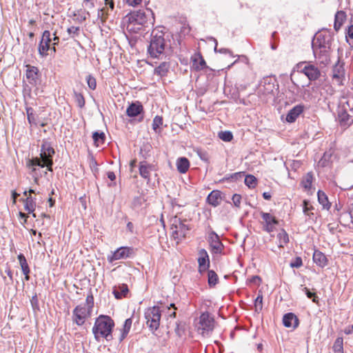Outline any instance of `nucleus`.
I'll use <instances>...</instances> for the list:
<instances>
[{
  "label": "nucleus",
  "mask_w": 353,
  "mask_h": 353,
  "mask_svg": "<svg viewBox=\"0 0 353 353\" xmlns=\"http://www.w3.org/2000/svg\"><path fill=\"white\" fill-rule=\"evenodd\" d=\"M146 14L143 10L134 11L127 14L122 21L123 27L129 33H139L148 26L149 17L153 14L151 10Z\"/></svg>",
  "instance_id": "nucleus-1"
},
{
  "label": "nucleus",
  "mask_w": 353,
  "mask_h": 353,
  "mask_svg": "<svg viewBox=\"0 0 353 353\" xmlns=\"http://www.w3.org/2000/svg\"><path fill=\"white\" fill-rule=\"evenodd\" d=\"M114 326V321L110 316L100 315L96 319L92 327V333L96 341H99L101 338L107 341L112 340V331Z\"/></svg>",
  "instance_id": "nucleus-2"
},
{
  "label": "nucleus",
  "mask_w": 353,
  "mask_h": 353,
  "mask_svg": "<svg viewBox=\"0 0 353 353\" xmlns=\"http://www.w3.org/2000/svg\"><path fill=\"white\" fill-rule=\"evenodd\" d=\"M336 113L340 125L343 127L350 126L353 123V97H341Z\"/></svg>",
  "instance_id": "nucleus-3"
},
{
  "label": "nucleus",
  "mask_w": 353,
  "mask_h": 353,
  "mask_svg": "<svg viewBox=\"0 0 353 353\" xmlns=\"http://www.w3.org/2000/svg\"><path fill=\"white\" fill-rule=\"evenodd\" d=\"M164 32L159 28H155L151 33V39L148 52L151 57L159 58L163 54L165 48Z\"/></svg>",
  "instance_id": "nucleus-4"
},
{
  "label": "nucleus",
  "mask_w": 353,
  "mask_h": 353,
  "mask_svg": "<svg viewBox=\"0 0 353 353\" xmlns=\"http://www.w3.org/2000/svg\"><path fill=\"white\" fill-rule=\"evenodd\" d=\"M186 222V220H181L177 216L174 217L172 220V236L174 239L177 240V242L185 238L190 229Z\"/></svg>",
  "instance_id": "nucleus-5"
},
{
  "label": "nucleus",
  "mask_w": 353,
  "mask_h": 353,
  "mask_svg": "<svg viewBox=\"0 0 353 353\" xmlns=\"http://www.w3.org/2000/svg\"><path fill=\"white\" fill-rule=\"evenodd\" d=\"M162 310L158 306L148 308L145 312L146 323L152 331H156L160 325Z\"/></svg>",
  "instance_id": "nucleus-6"
},
{
  "label": "nucleus",
  "mask_w": 353,
  "mask_h": 353,
  "mask_svg": "<svg viewBox=\"0 0 353 353\" xmlns=\"http://www.w3.org/2000/svg\"><path fill=\"white\" fill-rule=\"evenodd\" d=\"M214 320L208 312H203L199 317L198 330L203 336L208 335L214 329Z\"/></svg>",
  "instance_id": "nucleus-7"
},
{
  "label": "nucleus",
  "mask_w": 353,
  "mask_h": 353,
  "mask_svg": "<svg viewBox=\"0 0 353 353\" xmlns=\"http://www.w3.org/2000/svg\"><path fill=\"white\" fill-rule=\"evenodd\" d=\"M92 310L82 305H78L72 311V321L77 325H82L92 314Z\"/></svg>",
  "instance_id": "nucleus-8"
},
{
  "label": "nucleus",
  "mask_w": 353,
  "mask_h": 353,
  "mask_svg": "<svg viewBox=\"0 0 353 353\" xmlns=\"http://www.w3.org/2000/svg\"><path fill=\"white\" fill-rule=\"evenodd\" d=\"M298 68L310 81H315L321 76L320 70L310 62H301L298 64Z\"/></svg>",
  "instance_id": "nucleus-9"
},
{
  "label": "nucleus",
  "mask_w": 353,
  "mask_h": 353,
  "mask_svg": "<svg viewBox=\"0 0 353 353\" xmlns=\"http://www.w3.org/2000/svg\"><path fill=\"white\" fill-rule=\"evenodd\" d=\"M134 254L133 249L130 247H121L114 252H112L110 255L108 256V261L110 263L113 261L125 259L131 257Z\"/></svg>",
  "instance_id": "nucleus-10"
},
{
  "label": "nucleus",
  "mask_w": 353,
  "mask_h": 353,
  "mask_svg": "<svg viewBox=\"0 0 353 353\" xmlns=\"http://www.w3.org/2000/svg\"><path fill=\"white\" fill-rule=\"evenodd\" d=\"M331 37L329 34H316L312 42V50H317L323 48H330Z\"/></svg>",
  "instance_id": "nucleus-11"
},
{
  "label": "nucleus",
  "mask_w": 353,
  "mask_h": 353,
  "mask_svg": "<svg viewBox=\"0 0 353 353\" xmlns=\"http://www.w3.org/2000/svg\"><path fill=\"white\" fill-rule=\"evenodd\" d=\"M54 152V150L52 147L51 143L44 140L41 145L40 157L37 158L39 161H41V163H44L50 160H52Z\"/></svg>",
  "instance_id": "nucleus-12"
},
{
  "label": "nucleus",
  "mask_w": 353,
  "mask_h": 353,
  "mask_svg": "<svg viewBox=\"0 0 353 353\" xmlns=\"http://www.w3.org/2000/svg\"><path fill=\"white\" fill-rule=\"evenodd\" d=\"M344 63L341 61H338L332 68V80L338 85H343L345 79Z\"/></svg>",
  "instance_id": "nucleus-13"
},
{
  "label": "nucleus",
  "mask_w": 353,
  "mask_h": 353,
  "mask_svg": "<svg viewBox=\"0 0 353 353\" xmlns=\"http://www.w3.org/2000/svg\"><path fill=\"white\" fill-rule=\"evenodd\" d=\"M263 219V228L267 232H272L274 230V225L278 224L276 219L270 213L261 212L260 213Z\"/></svg>",
  "instance_id": "nucleus-14"
},
{
  "label": "nucleus",
  "mask_w": 353,
  "mask_h": 353,
  "mask_svg": "<svg viewBox=\"0 0 353 353\" xmlns=\"http://www.w3.org/2000/svg\"><path fill=\"white\" fill-rule=\"evenodd\" d=\"M208 242L213 253H221L223 249V245L220 241L219 236L215 232L212 231L210 232L208 236Z\"/></svg>",
  "instance_id": "nucleus-15"
},
{
  "label": "nucleus",
  "mask_w": 353,
  "mask_h": 353,
  "mask_svg": "<svg viewBox=\"0 0 353 353\" xmlns=\"http://www.w3.org/2000/svg\"><path fill=\"white\" fill-rule=\"evenodd\" d=\"M199 270L201 273L207 270L210 266V259L207 251L201 249L198 253Z\"/></svg>",
  "instance_id": "nucleus-16"
},
{
  "label": "nucleus",
  "mask_w": 353,
  "mask_h": 353,
  "mask_svg": "<svg viewBox=\"0 0 353 353\" xmlns=\"http://www.w3.org/2000/svg\"><path fill=\"white\" fill-rule=\"evenodd\" d=\"M330 48H323L316 50H312L316 59L321 64L326 65L330 61Z\"/></svg>",
  "instance_id": "nucleus-17"
},
{
  "label": "nucleus",
  "mask_w": 353,
  "mask_h": 353,
  "mask_svg": "<svg viewBox=\"0 0 353 353\" xmlns=\"http://www.w3.org/2000/svg\"><path fill=\"white\" fill-rule=\"evenodd\" d=\"M26 77L28 83L32 85H36L39 79V69L37 67L27 65Z\"/></svg>",
  "instance_id": "nucleus-18"
},
{
  "label": "nucleus",
  "mask_w": 353,
  "mask_h": 353,
  "mask_svg": "<svg viewBox=\"0 0 353 353\" xmlns=\"http://www.w3.org/2000/svg\"><path fill=\"white\" fill-rule=\"evenodd\" d=\"M283 323L286 327L295 329L299 326V320L294 313L289 312L284 314L283 317Z\"/></svg>",
  "instance_id": "nucleus-19"
},
{
  "label": "nucleus",
  "mask_w": 353,
  "mask_h": 353,
  "mask_svg": "<svg viewBox=\"0 0 353 353\" xmlns=\"http://www.w3.org/2000/svg\"><path fill=\"white\" fill-rule=\"evenodd\" d=\"M304 105L298 104L289 110L286 115L285 121L288 123H294L299 115L303 112Z\"/></svg>",
  "instance_id": "nucleus-20"
},
{
  "label": "nucleus",
  "mask_w": 353,
  "mask_h": 353,
  "mask_svg": "<svg viewBox=\"0 0 353 353\" xmlns=\"http://www.w3.org/2000/svg\"><path fill=\"white\" fill-rule=\"evenodd\" d=\"M52 165H53L52 160H50L46 163H41V161H39L37 157L32 158V159H30L28 162V166L29 168H32V171L34 172H36V170H37V168H36L37 166L41 167V168L47 167L48 170L52 172Z\"/></svg>",
  "instance_id": "nucleus-21"
},
{
  "label": "nucleus",
  "mask_w": 353,
  "mask_h": 353,
  "mask_svg": "<svg viewBox=\"0 0 353 353\" xmlns=\"http://www.w3.org/2000/svg\"><path fill=\"white\" fill-rule=\"evenodd\" d=\"M191 60L192 67L196 71L203 70L206 67V63L200 53H195Z\"/></svg>",
  "instance_id": "nucleus-22"
},
{
  "label": "nucleus",
  "mask_w": 353,
  "mask_h": 353,
  "mask_svg": "<svg viewBox=\"0 0 353 353\" xmlns=\"http://www.w3.org/2000/svg\"><path fill=\"white\" fill-rule=\"evenodd\" d=\"M222 198L219 190H213L208 196L207 202L213 207H217L221 204Z\"/></svg>",
  "instance_id": "nucleus-23"
},
{
  "label": "nucleus",
  "mask_w": 353,
  "mask_h": 353,
  "mask_svg": "<svg viewBox=\"0 0 353 353\" xmlns=\"http://www.w3.org/2000/svg\"><path fill=\"white\" fill-rule=\"evenodd\" d=\"M153 165L147 163L145 161H141L139 163V174L145 179H147L148 181L150 180V173L153 170Z\"/></svg>",
  "instance_id": "nucleus-24"
},
{
  "label": "nucleus",
  "mask_w": 353,
  "mask_h": 353,
  "mask_svg": "<svg viewBox=\"0 0 353 353\" xmlns=\"http://www.w3.org/2000/svg\"><path fill=\"white\" fill-rule=\"evenodd\" d=\"M143 105L139 102L131 103L126 110V114L130 117H134L143 112Z\"/></svg>",
  "instance_id": "nucleus-25"
},
{
  "label": "nucleus",
  "mask_w": 353,
  "mask_h": 353,
  "mask_svg": "<svg viewBox=\"0 0 353 353\" xmlns=\"http://www.w3.org/2000/svg\"><path fill=\"white\" fill-rule=\"evenodd\" d=\"M313 261L316 265L321 268H324L327 265V257L323 252L319 250H314L313 254Z\"/></svg>",
  "instance_id": "nucleus-26"
},
{
  "label": "nucleus",
  "mask_w": 353,
  "mask_h": 353,
  "mask_svg": "<svg viewBox=\"0 0 353 353\" xmlns=\"http://www.w3.org/2000/svg\"><path fill=\"white\" fill-rule=\"evenodd\" d=\"M17 258H18L21 270L23 272V274L25 276L24 279L26 281H28L30 280L29 274H30V268L28 264L27 260H26L25 256L21 253L18 255Z\"/></svg>",
  "instance_id": "nucleus-27"
},
{
  "label": "nucleus",
  "mask_w": 353,
  "mask_h": 353,
  "mask_svg": "<svg viewBox=\"0 0 353 353\" xmlns=\"http://www.w3.org/2000/svg\"><path fill=\"white\" fill-rule=\"evenodd\" d=\"M177 170L181 173H185L190 168V161L185 157H180L176 160Z\"/></svg>",
  "instance_id": "nucleus-28"
},
{
  "label": "nucleus",
  "mask_w": 353,
  "mask_h": 353,
  "mask_svg": "<svg viewBox=\"0 0 353 353\" xmlns=\"http://www.w3.org/2000/svg\"><path fill=\"white\" fill-rule=\"evenodd\" d=\"M128 292V287L126 284H121L118 287H115L113 290V294L117 299L125 297Z\"/></svg>",
  "instance_id": "nucleus-29"
},
{
  "label": "nucleus",
  "mask_w": 353,
  "mask_h": 353,
  "mask_svg": "<svg viewBox=\"0 0 353 353\" xmlns=\"http://www.w3.org/2000/svg\"><path fill=\"white\" fill-rule=\"evenodd\" d=\"M38 51L40 57L44 58L48 55V51L54 53L56 52V48L54 46H50L46 43H41L40 41L39 43Z\"/></svg>",
  "instance_id": "nucleus-30"
},
{
  "label": "nucleus",
  "mask_w": 353,
  "mask_h": 353,
  "mask_svg": "<svg viewBox=\"0 0 353 353\" xmlns=\"http://www.w3.org/2000/svg\"><path fill=\"white\" fill-rule=\"evenodd\" d=\"M263 85L259 86V92L267 95L272 93L274 89V84L270 82V80L265 79L262 82Z\"/></svg>",
  "instance_id": "nucleus-31"
},
{
  "label": "nucleus",
  "mask_w": 353,
  "mask_h": 353,
  "mask_svg": "<svg viewBox=\"0 0 353 353\" xmlns=\"http://www.w3.org/2000/svg\"><path fill=\"white\" fill-rule=\"evenodd\" d=\"M317 197L319 203L322 205L323 209L329 210L331 207V203L328 201L327 196L321 190L317 192Z\"/></svg>",
  "instance_id": "nucleus-32"
},
{
  "label": "nucleus",
  "mask_w": 353,
  "mask_h": 353,
  "mask_svg": "<svg viewBox=\"0 0 353 353\" xmlns=\"http://www.w3.org/2000/svg\"><path fill=\"white\" fill-rule=\"evenodd\" d=\"M36 207V203L34 199L29 195L26 197V199L24 200V208L26 211H27L28 213H32Z\"/></svg>",
  "instance_id": "nucleus-33"
},
{
  "label": "nucleus",
  "mask_w": 353,
  "mask_h": 353,
  "mask_svg": "<svg viewBox=\"0 0 353 353\" xmlns=\"http://www.w3.org/2000/svg\"><path fill=\"white\" fill-rule=\"evenodd\" d=\"M345 13L343 11H338L335 14L334 28L336 30L340 29L345 19Z\"/></svg>",
  "instance_id": "nucleus-34"
},
{
  "label": "nucleus",
  "mask_w": 353,
  "mask_h": 353,
  "mask_svg": "<svg viewBox=\"0 0 353 353\" xmlns=\"http://www.w3.org/2000/svg\"><path fill=\"white\" fill-rule=\"evenodd\" d=\"M170 69V64L168 62H162L157 68L154 70V73L159 76L164 77L167 74Z\"/></svg>",
  "instance_id": "nucleus-35"
},
{
  "label": "nucleus",
  "mask_w": 353,
  "mask_h": 353,
  "mask_svg": "<svg viewBox=\"0 0 353 353\" xmlns=\"http://www.w3.org/2000/svg\"><path fill=\"white\" fill-rule=\"evenodd\" d=\"M132 320L130 318L127 319L125 321L122 330V332H121V336L119 339L120 341H122L128 334V333L130 330L131 326H132Z\"/></svg>",
  "instance_id": "nucleus-36"
},
{
  "label": "nucleus",
  "mask_w": 353,
  "mask_h": 353,
  "mask_svg": "<svg viewBox=\"0 0 353 353\" xmlns=\"http://www.w3.org/2000/svg\"><path fill=\"white\" fill-rule=\"evenodd\" d=\"M313 181V174L312 172H308L304 176L302 181L301 185L303 188L305 190H310L312 187Z\"/></svg>",
  "instance_id": "nucleus-37"
},
{
  "label": "nucleus",
  "mask_w": 353,
  "mask_h": 353,
  "mask_svg": "<svg viewBox=\"0 0 353 353\" xmlns=\"http://www.w3.org/2000/svg\"><path fill=\"white\" fill-rule=\"evenodd\" d=\"M300 290L305 294L308 299H312L314 303H319V299L316 293L312 292L307 288L304 287L303 285L300 286Z\"/></svg>",
  "instance_id": "nucleus-38"
},
{
  "label": "nucleus",
  "mask_w": 353,
  "mask_h": 353,
  "mask_svg": "<svg viewBox=\"0 0 353 353\" xmlns=\"http://www.w3.org/2000/svg\"><path fill=\"white\" fill-rule=\"evenodd\" d=\"M277 239H279V246L283 248L289 242V236L288 233L282 230L278 234Z\"/></svg>",
  "instance_id": "nucleus-39"
},
{
  "label": "nucleus",
  "mask_w": 353,
  "mask_h": 353,
  "mask_svg": "<svg viewBox=\"0 0 353 353\" xmlns=\"http://www.w3.org/2000/svg\"><path fill=\"white\" fill-rule=\"evenodd\" d=\"M92 139L97 146L103 144L105 139V135L103 132H94L92 134Z\"/></svg>",
  "instance_id": "nucleus-40"
},
{
  "label": "nucleus",
  "mask_w": 353,
  "mask_h": 353,
  "mask_svg": "<svg viewBox=\"0 0 353 353\" xmlns=\"http://www.w3.org/2000/svg\"><path fill=\"white\" fill-rule=\"evenodd\" d=\"M263 309V294L261 291L254 300V310L256 313H260Z\"/></svg>",
  "instance_id": "nucleus-41"
},
{
  "label": "nucleus",
  "mask_w": 353,
  "mask_h": 353,
  "mask_svg": "<svg viewBox=\"0 0 353 353\" xmlns=\"http://www.w3.org/2000/svg\"><path fill=\"white\" fill-rule=\"evenodd\" d=\"M146 201V199L143 195L135 196L132 201V207L134 209H138Z\"/></svg>",
  "instance_id": "nucleus-42"
},
{
  "label": "nucleus",
  "mask_w": 353,
  "mask_h": 353,
  "mask_svg": "<svg viewBox=\"0 0 353 353\" xmlns=\"http://www.w3.org/2000/svg\"><path fill=\"white\" fill-rule=\"evenodd\" d=\"M90 15V14L89 10H85V8L79 9L74 13V16H77L78 19L81 22L85 21Z\"/></svg>",
  "instance_id": "nucleus-43"
},
{
  "label": "nucleus",
  "mask_w": 353,
  "mask_h": 353,
  "mask_svg": "<svg viewBox=\"0 0 353 353\" xmlns=\"http://www.w3.org/2000/svg\"><path fill=\"white\" fill-rule=\"evenodd\" d=\"M314 210V207L312 205L310 202L307 200H304L303 202V211L305 215L310 217L313 215L312 210Z\"/></svg>",
  "instance_id": "nucleus-44"
},
{
  "label": "nucleus",
  "mask_w": 353,
  "mask_h": 353,
  "mask_svg": "<svg viewBox=\"0 0 353 353\" xmlns=\"http://www.w3.org/2000/svg\"><path fill=\"white\" fill-rule=\"evenodd\" d=\"M244 182L249 188H254L256 185L257 180L254 176L248 174L245 176Z\"/></svg>",
  "instance_id": "nucleus-45"
},
{
  "label": "nucleus",
  "mask_w": 353,
  "mask_h": 353,
  "mask_svg": "<svg viewBox=\"0 0 353 353\" xmlns=\"http://www.w3.org/2000/svg\"><path fill=\"white\" fill-rule=\"evenodd\" d=\"M208 284L210 286H214L218 282V276L213 270H209L208 272Z\"/></svg>",
  "instance_id": "nucleus-46"
},
{
  "label": "nucleus",
  "mask_w": 353,
  "mask_h": 353,
  "mask_svg": "<svg viewBox=\"0 0 353 353\" xmlns=\"http://www.w3.org/2000/svg\"><path fill=\"white\" fill-rule=\"evenodd\" d=\"M343 339L340 337L335 340L333 345V350L335 353H343Z\"/></svg>",
  "instance_id": "nucleus-47"
},
{
  "label": "nucleus",
  "mask_w": 353,
  "mask_h": 353,
  "mask_svg": "<svg viewBox=\"0 0 353 353\" xmlns=\"http://www.w3.org/2000/svg\"><path fill=\"white\" fill-rule=\"evenodd\" d=\"M332 157V154L330 152H325L323 156L319 161V165L321 167H325L328 165L329 161Z\"/></svg>",
  "instance_id": "nucleus-48"
},
{
  "label": "nucleus",
  "mask_w": 353,
  "mask_h": 353,
  "mask_svg": "<svg viewBox=\"0 0 353 353\" xmlns=\"http://www.w3.org/2000/svg\"><path fill=\"white\" fill-rule=\"evenodd\" d=\"M162 124H163V119H162V117L157 115L153 119V121H152V129L156 132H160L159 128H160V126Z\"/></svg>",
  "instance_id": "nucleus-49"
},
{
  "label": "nucleus",
  "mask_w": 353,
  "mask_h": 353,
  "mask_svg": "<svg viewBox=\"0 0 353 353\" xmlns=\"http://www.w3.org/2000/svg\"><path fill=\"white\" fill-rule=\"evenodd\" d=\"M219 137L222 141L228 142L233 139V135L230 131H221L219 133Z\"/></svg>",
  "instance_id": "nucleus-50"
},
{
  "label": "nucleus",
  "mask_w": 353,
  "mask_h": 353,
  "mask_svg": "<svg viewBox=\"0 0 353 353\" xmlns=\"http://www.w3.org/2000/svg\"><path fill=\"white\" fill-rule=\"evenodd\" d=\"M74 95L75 98V101L78 105V106L81 108L84 107L85 105V99L82 94L79 93L77 92H74Z\"/></svg>",
  "instance_id": "nucleus-51"
},
{
  "label": "nucleus",
  "mask_w": 353,
  "mask_h": 353,
  "mask_svg": "<svg viewBox=\"0 0 353 353\" xmlns=\"http://www.w3.org/2000/svg\"><path fill=\"white\" fill-rule=\"evenodd\" d=\"M33 109L32 108H26V112L28 116V123L31 125L37 124L36 117L33 113Z\"/></svg>",
  "instance_id": "nucleus-52"
},
{
  "label": "nucleus",
  "mask_w": 353,
  "mask_h": 353,
  "mask_svg": "<svg viewBox=\"0 0 353 353\" xmlns=\"http://www.w3.org/2000/svg\"><path fill=\"white\" fill-rule=\"evenodd\" d=\"M50 36H51L50 32L49 30H45L43 32L42 37L40 41L41 42V43H45V44L46 43V44L50 46V43L52 41V39H51Z\"/></svg>",
  "instance_id": "nucleus-53"
},
{
  "label": "nucleus",
  "mask_w": 353,
  "mask_h": 353,
  "mask_svg": "<svg viewBox=\"0 0 353 353\" xmlns=\"http://www.w3.org/2000/svg\"><path fill=\"white\" fill-rule=\"evenodd\" d=\"M86 81L88 85L90 90H95L97 88V81L96 79L91 74H89L86 77Z\"/></svg>",
  "instance_id": "nucleus-54"
},
{
  "label": "nucleus",
  "mask_w": 353,
  "mask_h": 353,
  "mask_svg": "<svg viewBox=\"0 0 353 353\" xmlns=\"http://www.w3.org/2000/svg\"><path fill=\"white\" fill-rule=\"evenodd\" d=\"M83 306L89 308L92 310L94 307V298L92 294H90L87 296L85 303L84 304H81Z\"/></svg>",
  "instance_id": "nucleus-55"
},
{
  "label": "nucleus",
  "mask_w": 353,
  "mask_h": 353,
  "mask_svg": "<svg viewBox=\"0 0 353 353\" xmlns=\"http://www.w3.org/2000/svg\"><path fill=\"white\" fill-rule=\"evenodd\" d=\"M347 204H348V212L347 214H345L344 215L349 216L351 219V222L353 224V198H350L348 199Z\"/></svg>",
  "instance_id": "nucleus-56"
},
{
  "label": "nucleus",
  "mask_w": 353,
  "mask_h": 353,
  "mask_svg": "<svg viewBox=\"0 0 353 353\" xmlns=\"http://www.w3.org/2000/svg\"><path fill=\"white\" fill-rule=\"evenodd\" d=\"M96 1L97 0H83L82 6L85 10H92L94 8Z\"/></svg>",
  "instance_id": "nucleus-57"
},
{
  "label": "nucleus",
  "mask_w": 353,
  "mask_h": 353,
  "mask_svg": "<svg viewBox=\"0 0 353 353\" xmlns=\"http://www.w3.org/2000/svg\"><path fill=\"white\" fill-rule=\"evenodd\" d=\"M79 31H80V28L79 27H76V26H71L67 29V32L72 37L78 36L79 34Z\"/></svg>",
  "instance_id": "nucleus-58"
},
{
  "label": "nucleus",
  "mask_w": 353,
  "mask_h": 353,
  "mask_svg": "<svg viewBox=\"0 0 353 353\" xmlns=\"http://www.w3.org/2000/svg\"><path fill=\"white\" fill-rule=\"evenodd\" d=\"M232 202H233L234 205L235 207L240 208L241 200H242V197H241V196L240 194H234L232 196Z\"/></svg>",
  "instance_id": "nucleus-59"
},
{
  "label": "nucleus",
  "mask_w": 353,
  "mask_h": 353,
  "mask_svg": "<svg viewBox=\"0 0 353 353\" xmlns=\"http://www.w3.org/2000/svg\"><path fill=\"white\" fill-rule=\"evenodd\" d=\"M303 265V261L301 257H296L294 261L290 263L291 268H299Z\"/></svg>",
  "instance_id": "nucleus-60"
},
{
  "label": "nucleus",
  "mask_w": 353,
  "mask_h": 353,
  "mask_svg": "<svg viewBox=\"0 0 353 353\" xmlns=\"http://www.w3.org/2000/svg\"><path fill=\"white\" fill-rule=\"evenodd\" d=\"M107 15H108V13L105 12L104 8L99 9L98 13H97V17H98V19H100L102 22L105 20Z\"/></svg>",
  "instance_id": "nucleus-61"
},
{
  "label": "nucleus",
  "mask_w": 353,
  "mask_h": 353,
  "mask_svg": "<svg viewBox=\"0 0 353 353\" xmlns=\"http://www.w3.org/2000/svg\"><path fill=\"white\" fill-rule=\"evenodd\" d=\"M143 0H123V1L129 6L136 7L139 6Z\"/></svg>",
  "instance_id": "nucleus-62"
},
{
  "label": "nucleus",
  "mask_w": 353,
  "mask_h": 353,
  "mask_svg": "<svg viewBox=\"0 0 353 353\" xmlns=\"http://www.w3.org/2000/svg\"><path fill=\"white\" fill-rule=\"evenodd\" d=\"M347 40L349 41V39L353 40V25L350 26L348 28L347 35H346Z\"/></svg>",
  "instance_id": "nucleus-63"
},
{
  "label": "nucleus",
  "mask_w": 353,
  "mask_h": 353,
  "mask_svg": "<svg viewBox=\"0 0 353 353\" xmlns=\"http://www.w3.org/2000/svg\"><path fill=\"white\" fill-rule=\"evenodd\" d=\"M345 334H350L353 333V325H349L344 329Z\"/></svg>",
  "instance_id": "nucleus-64"
}]
</instances>
